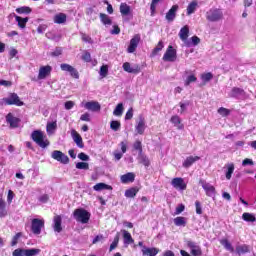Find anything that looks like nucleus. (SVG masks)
I'll return each instance as SVG.
<instances>
[{"label":"nucleus","mask_w":256,"mask_h":256,"mask_svg":"<svg viewBox=\"0 0 256 256\" xmlns=\"http://www.w3.org/2000/svg\"><path fill=\"white\" fill-rule=\"evenodd\" d=\"M84 107L88 111H93V112L101 111V104H99V102L97 101L86 102L84 104Z\"/></svg>","instance_id":"19"},{"label":"nucleus","mask_w":256,"mask_h":256,"mask_svg":"<svg viewBox=\"0 0 256 256\" xmlns=\"http://www.w3.org/2000/svg\"><path fill=\"white\" fill-rule=\"evenodd\" d=\"M141 251L143 256H157L161 250L155 247L142 246Z\"/></svg>","instance_id":"17"},{"label":"nucleus","mask_w":256,"mask_h":256,"mask_svg":"<svg viewBox=\"0 0 256 256\" xmlns=\"http://www.w3.org/2000/svg\"><path fill=\"white\" fill-rule=\"evenodd\" d=\"M13 256H25V252H24V249H16L14 250Z\"/></svg>","instance_id":"62"},{"label":"nucleus","mask_w":256,"mask_h":256,"mask_svg":"<svg viewBox=\"0 0 256 256\" xmlns=\"http://www.w3.org/2000/svg\"><path fill=\"white\" fill-rule=\"evenodd\" d=\"M51 157L55 161H58V163H62V165H67L69 163V156L59 150H54L51 153Z\"/></svg>","instance_id":"7"},{"label":"nucleus","mask_w":256,"mask_h":256,"mask_svg":"<svg viewBox=\"0 0 256 256\" xmlns=\"http://www.w3.org/2000/svg\"><path fill=\"white\" fill-rule=\"evenodd\" d=\"M31 139L32 141H34V143L38 144V146L41 147L42 149H46V147H49L50 145L47 136L41 130L33 131L31 134Z\"/></svg>","instance_id":"1"},{"label":"nucleus","mask_w":256,"mask_h":256,"mask_svg":"<svg viewBox=\"0 0 256 256\" xmlns=\"http://www.w3.org/2000/svg\"><path fill=\"white\" fill-rule=\"evenodd\" d=\"M119 147L121 149V152H119V150H115L113 153L116 161H121V159L123 158V155L127 153V141L120 142Z\"/></svg>","instance_id":"12"},{"label":"nucleus","mask_w":256,"mask_h":256,"mask_svg":"<svg viewBox=\"0 0 256 256\" xmlns=\"http://www.w3.org/2000/svg\"><path fill=\"white\" fill-rule=\"evenodd\" d=\"M195 81H197V77H195V75H189L185 82H184V85L186 87H189V85H191V83H195Z\"/></svg>","instance_id":"50"},{"label":"nucleus","mask_w":256,"mask_h":256,"mask_svg":"<svg viewBox=\"0 0 256 256\" xmlns=\"http://www.w3.org/2000/svg\"><path fill=\"white\" fill-rule=\"evenodd\" d=\"M184 211H185V205L179 204V205L176 207L175 215H181V213H183Z\"/></svg>","instance_id":"56"},{"label":"nucleus","mask_w":256,"mask_h":256,"mask_svg":"<svg viewBox=\"0 0 256 256\" xmlns=\"http://www.w3.org/2000/svg\"><path fill=\"white\" fill-rule=\"evenodd\" d=\"M54 23L57 25H62L67 21V14L65 13H58L53 18Z\"/></svg>","instance_id":"28"},{"label":"nucleus","mask_w":256,"mask_h":256,"mask_svg":"<svg viewBox=\"0 0 256 256\" xmlns=\"http://www.w3.org/2000/svg\"><path fill=\"white\" fill-rule=\"evenodd\" d=\"M244 93L245 91H243V89L234 87L229 93V97H241V95H244Z\"/></svg>","instance_id":"38"},{"label":"nucleus","mask_w":256,"mask_h":256,"mask_svg":"<svg viewBox=\"0 0 256 256\" xmlns=\"http://www.w3.org/2000/svg\"><path fill=\"white\" fill-rule=\"evenodd\" d=\"M19 118L13 116L12 113H8L6 116V122L9 123L12 129L19 127Z\"/></svg>","instance_id":"20"},{"label":"nucleus","mask_w":256,"mask_h":256,"mask_svg":"<svg viewBox=\"0 0 256 256\" xmlns=\"http://www.w3.org/2000/svg\"><path fill=\"white\" fill-rule=\"evenodd\" d=\"M44 227H45V220L37 219V218L32 219L31 229L34 235H41V229H43Z\"/></svg>","instance_id":"6"},{"label":"nucleus","mask_w":256,"mask_h":256,"mask_svg":"<svg viewBox=\"0 0 256 256\" xmlns=\"http://www.w3.org/2000/svg\"><path fill=\"white\" fill-rule=\"evenodd\" d=\"M16 12H18L19 15H29V13H31V8L29 6H22L20 8H17Z\"/></svg>","instance_id":"46"},{"label":"nucleus","mask_w":256,"mask_h":256,"mask_svg":"<svg viewBox=\"0 0 256 256\" xmlns=\"http://www.w3.org/2000/svg\"><path fill=\"white\" fill-rule=\"evenodd\" d=\"M206 19L212 23L221 21V19H223V11H221V9L211 8L206 12Z\"/></svg>","instance_id":"3"},{"label":"nucleus","mask_w":256,"mask_h":256,"mask_svg":"<svg viewBox=\"0 0 256 256\" xmlns=\"http://www.w3.org/2000/svg\"><path fill=\"white\" fill-rule=\"evenodd\" d=\"M122 237L124 239V245H133L135 243V240L133 239V236H131V233L127 230H121Z\"/></svg>","instance_id":"23"},{"label":"nucleus","mask_w":256,"mask_h":256,"mask_svg":"<svg viewBox=\"0 0 256 256\" xmlns=\"http://www.w3.org/2000/svg\"><path fill=\"white\" fill-rule=\"evenodd\" d=\"M121 183H133L135 181V174L134 173H127L121 176Z\"/></svg>","instance_id":"30"},{"label":"nucleus","mask_w":256,"mask_h":256,"mask_svg":"<svg viewBox=\"0 0 256 256\" xmlns=\"http://www.w3.org/2000/svg\"><path fill=\"white\" fill-rule=\"evenodd\" d=\"M93 189L94 191H113V187L105 183H97L93 186Z\"/></svg>","instance_id":"29"},{"label":"nucleus","mask_w":256,"mask_h":256,"mask_svg":"<svg viewBox=\"0 0 256 256\" xmlns=\"http://www.w3.org/2000/svg\"><path fill=\"white\" fill-rule=\"evenodd\" d=\"M82 59L86 63H90V61H91V54L89 52L84 53L83 56H82Z\"/></svg>","instance_id":"63"},{"label":"nucleus","mask_w":256,"mask_h":256,"mask_svg":"<svg viewBox=\"0 0 256 256\" xmlns=\"http://www.w3.org/2000/svg\"><path fill=\"white\" fill-rule=\"evenodd\" d=\"M99 75H100L101 79H105V77H107V75H109V66L102 65L100 67Z\"/></svg>","instance_id":"44"},{"label":"nucleus","mask_w":256,"mask_h":256,"mask_svg":"<svg viewBox=\"0 0 256 256\" xmlns=\"http://www.w3.org/2000/svg\"><path fill=\"white\" fill-rule=\"evenodd\" d=\"M174 225H176V227H185V225H187V218L182 216L174 218Z\"/></svg>","instance_id":"35"},{"label":"nucleus","mask_w":256,"mask_h":256,"mask_svg":"<svg viewBox=\"0 0 256 256\" xmlns=\"http://www.w3.org/2000/svg\"><path fill=\"white\" fill-rule=\"evenodd\" d=\"M225 177L228 181H231V177L233 176V173H235V164L228 163L225 165Z\"/></svg>","instance_id":"26"},{"label":"nucleus","mask_w":256,"mask_h":256,"mask_svg":"<svg viewBox=\"0 0 256 256\" xmlns=\"http://www.w3.org/2000/svg\"><path fill=\"white\" fill-rule=\"evenodd\" d=\"M197 1H192L187 7V15H193L197 11Z\"/></svg>","instance_id":"43"},{"label":"nucleus","mask_w":256,"mask_h":256,"mask_svg":"<svg viewBox=\"0 0 256 256\" xmlns=\"http://www.w3.org/2000/svg\"><path fill=\"white\" fill-rule=\"evenodd\" d=\"M21 232L17 233L13 238H12V241H11V246L12 247H15V245H17V243H19V239H21Z\"/></svg>","instance_id":"54"},{"label":"nucleus","mask_w":256,"mask_h":256,"mask_svg":"<svg viewBox=\"0 0 256 256\" xmlns=\"http://www.w3.org/2000/svg\"><path fill=\"white\" fill-rule=\"evenodd\" d=\"M126 121L133 119V108H130L125 115Z\"/></svg>","instance_id":"61"},{"label":"nucleus","mask_w":256,"mask_h":256,"mask_svg":"<svg viewBox=\"0 0 256 256\" xmlns=\"http://www.w3.org/2000/svg\"><path fill=\"white\" fill-rule=\"evenodd\" d=\"M99 17L101 23L104 24L105 27H111V25H113V20L111 19V17H109V15L105 13H100Z\"/></svg>","instance_id":"27"},{"label":"nucleus","mask_w":256,"mask_h":256,"mask_svg":"<svg viewBox=\"0 0 256 256\" xmlns=\"http://www.w3.org/2000/svg\"><path fill=\"white\" fill-rule=\"evenodd\" d=\"M7 217V208L5 204V200L0 198V218Z\"/></svg>","instance_id":"41"},{"label":"nucleus","mask_w":256,"mask_h":256,"mask_svg":"<svg viewBox=\"0 0 256 256\" xmlns=\"http://www.w3.org/2000/svg\"><path fill=\"white\" fill-rule=\"evenodd\" d=\"M123 70L126 71V73H139V66L138 65H134V66H131V63L129 62H125L123 64Z\"/></svg>","instance_id":"25"},{"label":"nucleus","mask_w":256,"mask_h":256,"mask_svg":"<svg viewBox=\"0 0 256 256\" xmlns=\"http://www.w3.org/2000/svg\"><path fill=\"white\" fill-rule=\"evenodd\" d=\"M2 105H16V107H23L24 103L19 98V95L11 93L8 97L2 99Z\"/></svg>","instance_id":"4"},{"label":"nucleus","mask_w":256,"mask_h":256,"mask_svg":"<svg viewBox=\"0 0 256 256\" xmlns=\"http://www.w3.org/2000/svg\"><path fill=\"white\" fill-rule=\"evenodd\" d=\"M60 68L62 71L70 73L71 77H73L74 79H79V72L73 66L63 63L60 65Z\"/></svg>","instance_id":"14"},{"label":"nucleus","mask_w":256,"mask_h":256,"mask_svg":"<svg viewBox=\"0 0 256 256\" xmlns=\"http://www.w3.org/2000/svg\"><path fill=\"white\" fill-rule=\"evenodd\" d=\"M186 245H187L188 249H190L191 255H193V256H201L202 255L203 252L201 251V246L198 245L196 242L187 240Z\"/></svg>","instance_id":"8"},{"label":"nucleus","mask_w":256,"mask_h":256,"mask_svg":"<svg viewBox=\"0 0 256 256\" xmlns=\"http://www.w3.org/2000/svg\"><path fill=\"white\" fill-rule=\"evenodd\" d=\"M201 79H202L203 83H209V81H211V79H213V74L211 72L204 73L201 75Z\"/></svg>","instance_id":"49"},{"label":"nucleus","mask_w":256,"mask_h":256,"mask_svg":"<svg viewBox=\"0 0 256 256\" xmlns=\"http://www.w3.org/2000/svg\"><path fill=\"white\" fill-rule=\"evenodd\" d=\"M71 135H72V139H73L74 143H76L77 147H79L80 149H83V147H85V145L83 144V138L81 137V135L78 134V132L75 130L71 131Z\"/></svg>","instance_id":"21"},{"label":"nucleus","mask_w":256,"mask_h":256,"mask_svg":"<svg viewBox=\"0 0 256 256\" xmlns=\"http://www.w3.org/2000/svg\"><path fill=\"white\" fill-rule=\"evenodd\" d=\"M120 13L121 15H129L131 13V6L127 5V3H121Z\"/></svg>","instance_id":"40"},{"label":"nucleus","mask_w":256,"mask_h":256,"mask_svg":"<svg viewBox=\"0 0 256 256\" xmlns=\"http://www.w3.org/2000/svg\"><path fill=\"white\" fill-rule=\"evenodd\" d=\"M76 169H84V170H89V163L87 162H78L76 163Z\"/></svg>","instance_id":"52"},{"label":"nucleus","mask_w":256,"mask_h":256,"mask_svg":"<svg viewBox=\"0 0 256 256\" xmlns=\"http://www.w3.org/2000/svg\"><path fill=\"white\" fill-rule=\"evenodd\" d=\"M218 113L221 117H227L231 113V110L221 107L218 109Z\"/></svg>","instance_id":"51"},{"label":"nucleus","mask_w":256,"mask_h":256,"mask_svg":"<svg viewBox=\"0 0 256 256\" xmlns=\"http://www.w3.org/2000/svg\"><path fill=\"white\" fill-rule=\"evenodd\" d=\"M199 183L203 187L204 191L206 192V195L208 197H213L215 196V187L204 180H200Z\"/></svg>","instance_id":"16"},{"label":"nucleus","mask_w":256,"mask_h":256,"mask_svg":"<svg viewBox=\"0 0 256 256\" xmlns=\"http://www.w3.org/2000/svg\"><path fill=\"white\" fill-rule=\"evenodd\" d=\"M124 109L125 108H123V103H119L114 109L113 115H115V117H121V115H123Z\"/></svg>","instance_id":"45"},{"label":"nucleus","mask_w":256,"mask_h":256,"mask_svg":"<svg viewBox=\"0 0 256 256\" xmlns=\"http://www.w3.org/2000/svg\"><path fill=\"white\" fill-rule=\"evenodd\" d=\"M171 123H173L174 127L177 129H183V124L181 123V118L177 115H174L170 119Z\"/></svg>","instance_id":"34"},{"label":"nucleus","mask_w":256,"mask_h":256,"mask_svg":"<svg viewBox=\"0 0 256 256\" xmlns=\"http://www.w3.org/2000/svg\"><path fill=\"white\" fill-rule=\"evenodd\" d=\"M73 217L78 223L87 224L91 219V213L83 208H78L74 210Z\"/></svg>","instance_id":"2"},{"label":"nucleus","mask_w":256,"mask_h":256,"mask_svg":"<svg viewBox=\"0 0 256 256\" xmlns=\"http://www.w3.org/2000/svg\"><path fill=\"white\" fill-rule=\"evenodd\" d=\"M171 185L177 191H185V189H187V183H185V180L181 177L173 178L171 181Z\"/></svg>","instance_id":"9"},{"label":"nucleus","mask_w":256,"mask_h":256,"mask_svg":"<svg viewBox=\"0 0 256 256\" xmlns=\"http://www.w3.org/2000/svg\"><path fill=\"white\" fill-rule=\"evenodd\" d=\"M80 121H86V122L91 121V115L87 112L82 114L80 117Z\"/></svg>","instance_id":"58"},{"label":"nucleus","mask_w":256,"mask_h":256,"mask_svg":"<svg viewBox=\"0 0 256 256\" xmlns=\"http://www.w3.org/2000/svg\"><path fill=\"white\" fill-rule=\"evenodd\" d=\"M78 159H80L81 161H89V155L82 152L78 154Z\"/></svg>","instance_id":"64"},{"label":"nucleus","mask_w":256,"mask_h":256,"mask_svg":"<svg viewBox=\"0 0 256 256\" xmlns=\"http://www.w3.org/2000/svg\"><path fill=\"white\" fill-rule=\"evenodd\" d=\"M52 70L53 68L49 65L40 67L38 72V80L41 81L43 79H47V77L51 75Z\"/></svg>","instance_id":"15"},{"label":"nucleus","mask_w":256,"mask_h":256,"mask_svg":"<svg viewBox=\"0 0 256 256\" xmlns=\"http://www.w3.org/2000/svg\"><path fill=\"white\" fill-rule=\"evenodd\" d=\"M14 17L16 19V21L18 22V27H20V29H25V27L27 26V23L29 21V18H21L20 16L14 14Z\"/></svg>","instance_id":"32"},{"label":"nucleus","mask_w":256,"mask_h":256,"mask_svg":"<svg viewBox=\"0 0 256 256\" xmlns=\"http://www.w3.org/2000/svg\"><path fill=\"white\" fill-rule=\"evenodd\" d=\"M177 11H179V5H173L171 9L166 13V19L168 21H175V17H177Z\"/></svg>","instance_id":"22"},{"label":"nucleus","mask_w":256,"mask_h":256,"mask_svg":"<svg viewBox=\"0 0 256 256\" xmlns=\"http://www.w3.org/2000/svg\"><path fill=\"white\" fill-rule=\"evenodd\" d=\"M145 129H147L145 117L139 116L138 120L136 121L135 131L138 133V135H143V133H145Z\"/></svg>","instance_id":"10"},{"label":"nucleus","mask_w":256,"mask_h":256,"mask_svg":"<svg viewBox=\"0 0 256 256\" xmlns=\"http://www.w3.org/2000/svg\"><path fill=\"white\" fill-rule=\"evenodd\" d=\"M191 41L192 42H190V47L192 46V45H199V43H201V39H199V37H197V36H193L192 38H191Z\"/></svg>","instance_id":"59"},{"label":"nucleus","mask_w":256,"mask_h":256,"mask_svg":"<svg viewBox=\"0 0 256 256\" xmlns=\"http://www.w3.org/2000/svg\"><path fill=\"white\" fill-rule=\"evenodd\" d=\"M251 251V247L249 245H241L236 247V253L238 255H244V253H249Z\"/></svg>","instance_id":"37"},{"label":"nucleus","mask_w":256,"mask_h":256,"mask_svg":"<svg viewBox=\"0 0 256 256\" xmlns=\"http://www.w3.org/2000/svg\"><path fill=\"white\" fill-rule=\"evenodd\" d=\"M141 41V35L136 34L134 37L130 40V44L127 48L128 53H135L137 51V47H139V42Z\"/></svg>","instance_id":"11"},{"label":"nucleus","mask_w":256,"mask_h":256,"mask_svg":"<svg viewBox=\"0 0 256 256\" xmlns=\"http://www.w3.org/2000/svg\"><path fill=\"white\" fill-rule=\"evenodd\" d=\"M63 223V218L61 216L56 215L53 218V229L55 233H61L63 231V226H61Z\"/></svg>","instance_id":"18"},{"label":"nucleus","mask_w":256,"mask_h":256,"mask_svg":"<svg viewBox=\"0 0 256 256\" xmlns=\"http://www.w3.org/2000/svg\"><path fill=\"white\" fill-rule=\"evenodd\" d=\"M110 129H112V131H119V129H121V122H119L117 120L111 121Z\"/></svg>","instance_id":"48"},{"label":"nucleus","mask_w":256,"mask_h":256,"mask_svg":"<svg viewBox=\"0 0 256 256\" xmlns=\"http://www.w3.org/2000/svg\"><path fill=\"white\" fill-rule=\"evenodd\" d=\"M117 245H119V235H116L113 242L110 245V251L117 249Z\"/></svg>","instance_id":"53"},{"label":"nucleus","mask_w":256,"mask_h":256,"mask_svg":"<svg viewBox=\"0 0 256 256\" xmlns=\"http://www.w3.org/2000/svg\"><path fill=\"white\" fill-rule=\"evenodd\" d=\"M242 219L247 223H255L256 217L255 214H251L249 212H245L242 214Z\"/></svg>","instance_id":"36"},{"label":"nucleus","mask_w":256,"mask_h":256,"mask_svg":"<svg viewBox=\"0 0 256 256\" xmlns=\"http://www.w3.org/2000/svg\"><path fill=\"white\" fill-rule=\"evenodd\" d=\"M220 244L224 246L226 251H230V253H233V251H235V248H233V245H231L229 243V240H227L225 238L220 240Z\"/></svg>","instance_id":"39"},{"label":"nucleus","mask_w":256,"mask_h":256,"mask_svg":"<svg viewBox=\"0 0 256 256\" xmlns=\"http://www.w3.org/2000/svg\"><path fill=\"white\" fill-rule=\"evenodd\" d=\"M55 131H57V121L48 122L46 125V132L48 135H54Z\"/></svg>","instance_id":"31"},{"label":"nucleus","mask_w":256,"mask_h":256,"mask_svg":"<svg viewBox=\"0 0 256 256\" xmlns=\"http://www.w3.org/2000/svg\"><path fill=\"white\" fill-rule=\"evenodd\" d=\"M137 191H138L137 188H130L125 191V197L131 199L135 197V195H137Z\"/></svg>","instance_id":"47"},{"label":"nucleus","mask_w":256,"mask_h":256,"mask_svg":"<svg viewBox=\"0 0 256 256\" xmlns=\"http://www.w3.org/2000/svg\"><path fill=\"white\" fill-rule=\"evenodd\" d=\"M41 253V249L32 248V249H24V256H36Z\"/></svg>","instance_id":"42"},{"label":"nucleus","mask_w":256,"mask_h":256,"mask_svg":"<svg viewBox=\"0 0 256 256\" xmlns=\"http://www.w3.org/2000/svg\"><path fill=\"white\" fill-rule=\"evenodd\" d=\"M165 47V44H163V41H159L156 47L152 50L150 56L156 57V55H159V52L163 51V48Z\"/></svg>","instance_id":"33"},{"label":"nucleus","mask_w":256,"mask_h":256,"mask_svg":"<svg viewBox=\"0 0 256 256\" xmlns=\"http://www.w3.org/2000/svg\"><path fill=\"white\" fill-rule=\"evenodd\" d=\"M140 163H142V165H144L145 167H149L150 165L149 158H147V156H141Z\"/></svg>","instance_id":"57"},{"label":"nucleus","mask_w":256,"mask_h":256,"mask_svg":"<svg viewBox=\"0 0 256 256\" xmlns=\"http://www.w3.org/2000/svg\"><path fill=\"white\" fill-rule=\"evenodd\" d=\"M199 159H201V157L199 156H188L184 162H183V167H185V169H189V167H191V165H193V163H197V161H199Z\"/></svg>","instance_id":"24"},{"label":"nucleus","mask_w":256,"mask_h":256,"mask_svg":"<svg viewBox=\"0 0 256 256\" xmlns=\"http://www.w3.org/2000/svg\"><path fill=\"white\" fill-rule=\"evenodd\" d=\"M179 37L186 47H191V42L187 40L189 37V26H184L180 29Z\"/></svg>","instance_id":"13"},{"label":"nucleus","mask_w":256,"mask_h":256,"mask_svg":"<svg viewBox=\"0 0 256 256\" xmlns=\"http://www.w3.org/2000/svg\"><path fill=\"white\" fill-rule=\"evenodd\" d=\"M163 61L169 62V63H173L175 61H177V50H175V48H173L171 45L168 46V48L166 49V52L163 55Z\"/></svg>","instance_id":"5"},{"label":"nucleus","mask_w":256,"mask_h":256,"mask_svg":"<svg viewBox=\"0 0 256 256\" xmlns=\"http://www.w3.org/2000/svg\"><path fill=\"white\" fill-rule=\"evenodd\" d=\"M64 107H65V109H67V111H69V110L73 109V107H75V102L67 101V102H65Z\"/></svg>","instance_id":"60"},{"label":"nucleus","mask_w":256,"mask_h":256,"mask_svg":"<svg viewBox=\"0 0 256 256\" xmlns=\"http://www.w3.org/2000/svg\"><path fill=\"white\" fill-rule=\"evenodd\" d=\"M180 113H185L187 111V107H189V101L186 102H180Z\"/></svg>","instance_id":"55"}]
</instances>
